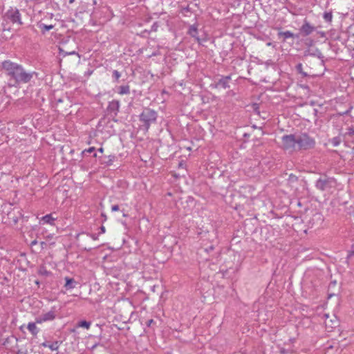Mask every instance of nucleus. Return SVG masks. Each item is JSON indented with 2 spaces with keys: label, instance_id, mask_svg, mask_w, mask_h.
I'll return each instance as SVG.
<instances>
[{
  "label": "nucleus",
  "instance_id": "f257e3e1",
  "mask_svg": "<svg viewBox=\"0 0 354 354\" xmlns=\"http://www.w3.org/2000/svg\"><path fill=\"white\" fill-rule=\"evenodd\" d=\"M2 66L16 84L28 83L33 77L34 73L26 72L21 65L10 61L3 62Z\"/></svg>",
  "mask_w": 354,
  "mask_h": 354
},
{
  "label": "nucleus",
  "instance_id": "f03ea898",
  "mask_svg": "<svg viewBox=\"0 0 354 354\" xmlns=\"http://www.w3.org/2000/svg\"><path fill=\"white\" fill-rule=\"evenodd\" d=\"M282 145L284 149L289 151L297 150V136H283L282 137Z\"/></svg>",
  "mask_w": 354,
  "mask_h": 354
},
{
  "label": "nucleus",
  "instance_id": "7ed1b4c3",
  "mask_svg": "<svg viewBox=\"0 0 354 354\" xmlns=\"http://www.w3.org/2000/svg\"><path fill=\"white\" fill-rule=\"evenodd\" d=\"M336 181L333 178H319L316 182V187L322 191L330 192L336 186Z\"/></svg>",
  "mask_w": 354,
  "mask_h": 354
},
{
  "label": "nucleus",
  "instance_id": "20e7f679",
  "mask_svg": "<svg viewBox=\"0 0 354 354\" xmlns=\"http://www.w3.org/2000/svg\"><path fill=\"white\" fill-rule=\"evenodd\" d=\"M57 315V308L53 306L47 312L42 313L40 315L36 317V323L42 324L44 322L53 321Z\"/></svg>",
  "mask_w": 354,
  "mask_h": 354
},
{
  "label": "nucleus",
  "instance_id": "39448f33",
  "mask_svg": "<svg viewBox=\"0 0 354 354\" xmlns=\"http://www.w3.org/2000/svg\"><path fill=\"white\" fill-rule=\"evenodd\" d=\"M315 145L313 139L306 134L297 136V150L301 149H308L313 147Z\"/></svg>",
  "mask_w": 354,
  "mask_h": 354
},
{
  "label": "nucleus",
  "instance_id": "423d86ee",
  "mask_svg": "<svg viewBox=\"0 0 354 354\" xmlns=\"http://www.w3.org/2000/svg\"><path fill=\"white\" fill-rule=\"evenodd\" d=\"M157 113L151 109H145L140 115V120L147 124V129L149 128V124L154 122L156 119Z\"/></svg>",
  "mask_w": 354,
  "mask_h": 354
},
{
  "label": "nucleus",
  "instance_id": "0eeeda50",
  "mask_svg": "<svg viewBox=\"0 0 354 354\" xmlns=\"http://www.w3.org/2000/svg\"><path fill=\"white\" fill-rule=\"evenodd\" d=\"M315 28L310 25L308 21H304V24L300 28L301 33L304 36H308L310 35L314 30Z\"/></svg>",
  "mask_w": 354,
  "mask_h": 354
},
{
  "label": "nucleus",
  "instance_id": "6e6552de",
  "mask_svg": "<svg viewBox=\"0 0 354 354\" xmlns=\"http://www.w3.org/2000/svg\"><path fill=\"white\" fill-rule=\"evenodd\" d=\"M56 220L52 214H47L43 217L39 221L40 224H49L50 225H55V221Z\"/></svg>",
  "mask_w": 354,
  "mask_h": 354
},
{
  "label": "nucleus",
  "instance_id": "1a4fd4ad",
  "mask_svg": "<svg viewBox=\"0 0 354 354\" xmlns=\"http://www.w3.org/2000/svg\"><path fill=\"white\" fill-rule=\"evenodd\" d=\"M36 324V322H29L27 326L28 330L33 335H37L39 333V328L37 327Z\"/></svg>",
  "mask_w": 354,
  "mask_h": 354
},
{
  "label": "nucleus",
  "instance_id": "9d476101",
  "mask_svg": "<svg viewBox=\"0 0 354 354\" xmlns=\"http://www.w3.org/2000/svg\"><path fill=\"white\" fill-rule=\"evenodd\" d=\"M65 280H66V283H65L64 286L67 290H71V289H73L75 288L74 284L75 283V282L73 279L66 277Z\"/></svg>",
  "mask_w": 354,
  "mask_h": 354
},
{
  "label": "nucleus",
  "instance_id": "9b49d317",
  "mask_svg": "<svg viewBox=\"0 0 354 354\" xmlns=\"http://www.w3.org/2000/svg\"><path fill=\"white\" fill-rule=\"evenodd\" d=\"M38 27L43 33H45L46 32L53 29L54 28V25H46L44 24L41 23L38 25Z\"/></svg>",
  "mask_w": 354,
  "mask_h": 354
},
{
  "label": "nucleus",
  "instance_id": "f8f14e48",
  "mask_svg": "<svg viewBox=\"0 0 354 354\" xmlns=\"http://www.w3.org/2000/svg\"><path fill=\"white\" fill-rule=\"evenodd\" d=\"M118 89H119L118 93L120 94V95L128 94L130 92L129 86H127V85L121 86L119 87Z\"/></svg>",
  "mask_w": 354,
  "mask_h": 354
},
{
  "label": "nucleus",
  "instance_id": "ddd939ff",
  "mask_svg": "<svg viewBox=\"0 0 354 354\" xmlns=\"http://www.w3.org/2000/svg\"><path fill=\"white\" fill-rule=\"evenodd\" d=\"M188 32L192 37L198 40V38L197 37V28L195 26H191L189 28Z\"/></svg>",
  "mask_w": 354,
  "mask_h": 354
},
{
  "label": "nucleus",
  "instance_id": "4468645a",
  "mask_svg": "<svg viewBox=\"0 0 354 354\" xmlns=\"http://www.w3.org/2000/svg\"><path fill=\"white\" fill-rule=\"evenodd\" d=\"M91 322H86V321H81L78 323V327L81 328H85L86 329H88L91 326Z\"/></svg>",
  "mask_w": 354,
  "mask_h": 354
},
{
  "label": "nucleus",
  "instance_id": "2eb2a0df",
  "mask_svg": "<svg viewBox=\"0 0 354 354\" xmlns=\"http://www.w3.org/2000/svg\"><path fill=\"white\" fill-rule=\"evenodd\" d=\"M59 346L58 342H54L51 344H49L48 348L51 351H57Z\"/></svg>",
  "mask_w": 354,
  "mask_h": 354
},
{
  "label": "nucleus",
  "instance_id": "dca6fc26",
  "mask_svg": "<svg viewBox=\"0 0 354 354\" xmlns=\"http://www.w3.org/2000/svg\"><path fill=\"white\" fill-rule=\"evenodd\" d=\"M280 35H283L285 39L291 38L294 36L293 33L288 30L280 32Z\"/></svg>",
  "mask_w": 354,
  "mask_h": 354
},
{
  "label": "nucleus",
  "instance_id": "f3484780",
  "mask_svg": "<svg viewBox=\"0 0 354 354\" xmlns=\"http://www.w3.org/2000/svg\"><path fill=\"white\" fill-rule=\"evenodd\" d=\"M110 106L118 111L120 106V103L118 101H113L110 103Z\"/></svg>",
  "mask_w": 354,
  "mask_h": 354
},
{
  "label": "nucleus",
  "instance_id": "a211bd4d",
  "mask_svg": "<svg viewBox=\"0 0 354 354\" xmlns=\"http://www.w3.org/2000/svg\"><path fill=\"white\" fill-rule=\"evenodd\" d=\"M19 19V13L17 10H15L13 15V21H17Z\"/></svg>",
  "mask_w": 354,
  "mask_h": 354
},
{
  "label": "nucleus",
  "instance_id": "6ab92c4d",
  "mask_svg": "<svg viewBox=\"0 0 354 354\" xmlns=\"http://www.w3.org/2000/svg\"><path fill=\"white\" fill-rule=\"evenodd\" d=\"M120 76H121V75H120V73L118 71H116V70L113 71V77L116 80H119V78L120 77Z\"/></svg>",
  "mask_w": 354,
  "mask_h": 354
},
{
  "label": "nucleus",
  "instance_id": "aec40b11",
  "mask_svg": "<svg viewBox=\"0 0 354 354\" xmlns=\"http://www.w3.org/2000/svg\"><path fill=\"white\" fill-rule=\"evenodd\" d=\"M324 18L326 20V21H331L332 19V15L330 13H328V12H326L324 13Z\"/></svg>",
  "mask_w": 354,
  "mask_h": 354
},
{
  "label": "nucleus",
  "instance_id": "412c9836",
  "mask_svg": "<svg viewBox=\"0 0 354 354\" xmlns=\"http://www.w3.org/2000/svg\"><path fill=\"white\" fill-rule=\"evenodd\" d=\"M332 144L334 147H337L339 145V139L337 138H333L332 140Z\"/></svg>",
  "mask_w": 354,
  "mask_h": 354
},
{
  "label": "nucleus",
  "instance_id": "4be33fe9",
  "mask_svg": "<svg viewBox=\"0 0 354 354\" xmlns=\"http://www.w3.org/2000/svg\"><path fill=\"white\" fill-rule=\"evenodd\" d=\"M111 210L113 212H115V211L119 210V206L117 205H113L112 207H111Z\"/></svg>",
  "mask_w": 354,
  "mask_h": 354
},
{
  "label": "nucleus",
  "instance_id": "5701e85b",
  "mask_svg": "<svg viewBox=\"0 0 354 354\" xmlns=\"http://www.w3.org/2000/svg\"><path fill=\"white\" fill-rule=\"evenodd\" d=\"M41 346H44V347H47L48 348V346H49V343L48 342H43L41 344Z\"/></svg>",
  "mask_w": 354,
  "mask_h": 354
},
{
  "label": "nucleus",
  "instance_id": "b1692460",
  "mask_svg": "<svg viewBox=\"0 0 354 354\" xmlns=\"http://www.w3.org/2000/svg\"><path fill=\"white\" fill-rule=\"evenodd\" d=\"M17 354H27L26 351L19 350Z\"/></svg>",
  "mask_w": 354,
  "mask_h": 354
},
{
  "label": "nucleus",
  "instance_id": "393cba45",
  "mask_svg": "<svg viewBox=\"0 0 354 354\" xmlns=\"http://www.w3.org/2000/svg\"><path fill=\"white\" fill-rule=\"evenodd\" d=\"M105 232V227L104 226H102L100 227V233L104 234Z\"/></svg>",
  "mask_w": 354,
  "mask_h": 354
},
{
  "label": "nucleus",
  "instance_id": "a878e982",
  "mask_svg": "<svg viewBox=\"0 0 354 354\" xmlns=\"http://www.w3.org/2000/svg\"><path fill=\"white\" fill-rule=\"evenodd\" d=\"M91 237L94 240H96L97 239V236L96 234H91Z\"/></svg>",
  "mask_w": 354,
  "mask_h": 354
},
{
  "label": "nucleus",
  "instance_id": "bb28decb",
  "mask_svg": "<svg viewBox=\"0 0 354 354\" xmlns=\"http://www.w3.org/2000/svg\"><path fill=\"white\" fill-rule=\"evenodd\" d=\"M298 71H301V68H302V65L301 64H298L297 66Z\"/></svg>",
  "mask_w": 354,
  "mask_h": 354
},
{
  "label": "nucleus",
  "instance_id": "cd10ccee",
  "mask_svg": "<svg viewBox=\"0 0 354 354\" xmlns=\"http://www.w3.org/2000/svg\"><path fill=\"white\" fill-rule=\"evenodd\" d=\"M349 133H350L351 134H354V127H353V128H351V129H349Z\"/></svg>",
  "mask_w": 354,
  "mask_h": 354
},
{
  "label": "nucleus",
  "instance_id": "c85d7f7f",
  "mask_svg": "<svg viewBox=\"0 0 354 354\" xmlns=\"http://www.w3.org/2000/svg\"><path fill=\"white\" fill-rule=\"evenodd\" d=\"M94 150L93 147H91L88 149V152L91 153Z\"/></svg>",
  "mask_w": 354,
  "mask_h": 354
},
{
  "label": "nucleus",
  "instance_id": "c756f323",
  "mask_svg": "<svg viewBox=\"0 0 354 354\" xmlns=\"http://www.w3.org/2000/svg\"><path fill=\"white\" fill-rule=\"evenodd\" d=\"M37 244V241H33L32 243H31V245H35Z\"/></svg>",
  "mask_w": 354,
  "mask_h": 354
},
{
  "label": "nucleus",
  "instance_id": "7c9ffc66",
  "mask_svg": "<svg viewBox=\"0 0 354 354\" xmlns=\"http://www.w3.org/2000/svg\"><path fill=\"white\" fill-rule=\"evenodd\" d=\"M74 54H76V53L75 51H72L68 53V55H74Z\"/></svg>",
  "mask_w": 354,
  "mask_h": 354
},
{
  "label": "nucleus",
  "instance_id": "2f4dec72",
  "mask_svg": "<svg viewBox=\"0 0 354 354\" xmlns=\"http://www.w3.org/2000/svg\"><path fill=\"white\" fill-rule=\"evenodd\" d=\"M98 150H99V151H100V152H101V153H102V152H103V149H102V147H101V148H100Z\"/></svg>",
  "mask_w": 354,
  "mask_h": 354
}]
</instances>
